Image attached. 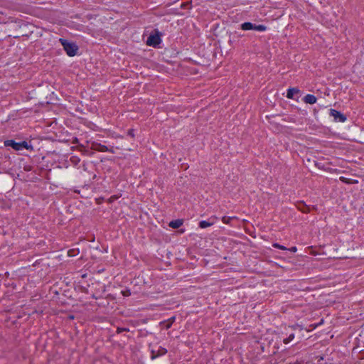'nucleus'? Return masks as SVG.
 <instances>
[{"instance_id": "39448f33", "label": "nucleus", "mask_w": 364, "mask_h": 364, "mask_svg": "<svg viewBox=\"0 0 364 364\" xmlns=\"http://www.w3.org/2000/svg\"><path fill=\"white\" fill-rule=\"evenodd\" d=\"M329 111H330V116L333 117L336 122H344L346 121V119H347L346 117L343 114H342L341 112L337 111L333 109H331Z\"/></svg>"}, {"instance_id": "5701e85b", "label": "nucleus", "mask_w": 364, "mask_h": 364, "mask_svg": "<svg viewBox=\"0 0 364 364\" xmlns=\"http://www.w3.org/2000/svg\"><path fill=\"white\" fill-rule=\"evenodd\" d=\"M289 250H290L291 252H295L297 250V249H296V247H291L289 249Z\"/></svg>"}, {"instance_id": "7ed1b4c3", "label": "nucleus", "mask_w": 364, "mask_h": 364, "mask_svg": "<svg viewBox=\"0 0 364 364\" xmlns=\"http://www.w3.org/2000/svg\"><path fill=\"white\" fill-rule=\"evenodd\" d=\"M240 28L243 31L255 30L260 32L265 31L267 28L264 25H256L251 22H245L240 25Z\"/></svg>"}, {"instance_id": "6ab92c4d", "label": "nucleus", "mask_w": 364, "mask_h": 364, "mask_svg": "<svg viewBox=\"0 0 364 364\" xmlns=\"http://www.w3.org/2000/svg\"><path fill=\"white\" fill-rule=\"evenodd\" d=\"M71 161L76 164L80 161V159L77 156H73L71 158Z\"/></svg>"}, {"instance_id": "f8f14e48", "label": "nucleus", "mask_w": 364, "mask_h": 364, "mask_svg": "<svg viewBox=\"0 0 364 364\" xmlns=\"http://www.w3.org/2000/svg\"><path fill=\"white\" fill-rule=\"evenodd\" d=\"M294 338H295V335H294V333H290L287 338H284V339L283 340V343H284V344H288V343H290L291 341H293V339H294Z\"/></svg>"}, {"instance_id": "6e6552de", "label": "nucleus", "mask_w": 364, "mask_h": 364, "mask_svg": "<svg viewBox=\"0 0 364 364\" xmlns=\"http://www.w3.org/2000/svg\"><path fill=\"white\" fill-rule=\"evenodd\" d=\"M300 90L296 87H290L287 90V97L291 100H295L294 95L299 94Z\"/></svg>"}, {"instance_id": "20e7f679", "label": "nucleus", "mask_w": 364, "mask_h": 364, "mask_svg": "<svg viewBox=\"0 0 364 364\" xmlns=\"http://www.w3.org/2000/svg\"><path fill=\"white\" fill-rule=\"evenodd\" d=\"M161 43V33L158 31H156L154 33L150 34L146 40V44L154 48H157Z\"/></svg>"}, {"instance_id": "dca6fc26", "label": "nucleus", "mask_w": 364, "mask_h": 364, "mask_svg": "<svg viewBox=\"0 0 364 364\" xmlns=\"http://www.w3.org/2000/svg\"><path fill=\"white\" fill-rule=\"evenodd\" d=\"M122 294L124 296H129L131 295V291L129 289H126L122 291Z\"/></svg>"}, {"instance_id": "9d476101", "label": "nucleus", "mask_w": 364, "mask_h": 364, "mask_svg": "<svg viewBox=\"0 0 364 364\" xmlns=\"http://www.w3.org/2000/svg\"><path fill=\"white\" fill-rule=\"evenodd\" d=\"M297 209L302 213H307L310 211V208L303 201L296 204Z\"/></svg>"}, {"instance_id": "423d86ee", "label": "nucleus", "mask_w": 364, "mask_h": 364, "mask_svg": "<svg viewBox=\"0 0 364 364\" xmlns=\"http://www.w3.org/2000/svg\"><path fill=\"white\" fill-rule=\"evenodd\" d=\"M167 353V350L161 346H159L157 349L152 348L151 350V358L154 360L158 357L165 355Z\"/></svg>"}, {"instance_id": "f03ea898", "label": "nucleus", "mask_w": 364, "mask_h": 364, "mask_svg": "<svg viewBox=\"0 0 364 364\" xmlns=\"http://www.w3.org/2000/svg\"><path fill=\"white\" fill-rule=\"evenodd\" d=\"M6 146H11L16 151H21L23 149H32V146L26 141L16 142L14 140H6L4 141Z\"/></svg>"}, {"instance_id": "9b49d317", "label": "nucleus", "mask_w": 364, "mask_h": 364, "mask_svg": "<svg viewBox=\"0 0 364 364\" xmlns=\"http://www.w3.org/2000/svg\"><path fill=\"white\" fill-rule=\"evenodd\" d=\"M183 220L176 219V220H171L169 223L168 225H169V227H171L173 229H177V228H180L183 225Z\"/></svg>"}, {"instance_id": "0eeeda50", "label": "nucleus", "mask_w": 364, "mask_h": 364, "mask_svg": "<svg viewBox=\"0 0 364 364\" xmlns=\"http://www.w3.org/2000/svg\"><path fill=\"white\" fill-rule=\"evenodd\" d=\"M215 222V218H210L208 220H201L199 222L198 226L202 229L212 226Z\"/></svg>"}, {"instance_id": "4be33fe9", "label": "nucleus", "mask_w": 364, "mask_h": 364, "mask_svg": "<svg viewBox=\"0 0 364 364\" xmlns=\"http://www.w3.org/2000/svg\"><path fill=\"white\" fill-rule=\"evenodd\" d=\"M175 320V317H171L169 321H171V323L167 326V328H170L171 323L174 321Z\"/></svg>"}, {"instance_id": "aec40b11", "label": "nucleus", "mask_w": 364, "mask_h": 364, "mask_svg": "<svg viewBox=\"0 0 364 364\" xmlns=\"http://www.w3.org/2000/svg\"><path fill=\"white\" fill-rule=\"evenodd\" d=\"M287 364H304V361L303 360H296L294 362H289Z\"/></svg>"}, {"instance_id": "4468645a", "label": "nucleus", "mask_w": 364, "mask_h": 364, "mask_svg": "<svg viewBox=\"0 0 364 364\" xmlns=\"http://www.w3.org/2000/svg\"><path fill=\"white\" fill-rule=\"evenodd\" d=\"M340 181L346 183V184H350V183H353L352 182V179L350 178H347L346 177H343V176H341L340 177Z\"/></svg>"}, {"instance_id": "412c9836", "label": "nucleus", "mask_w": 364, "mask_h": 364, "mask_svg": "<svg viewBox=\"0 0 364 364\" xmlns=\"http://www.w3.org/2000/svg\"><path fill=\"white\" fill-rule=\"evenodd\" d=\"M127 134L129 136H130L131 137H134V129H129L127 132Z\"/></svg>"}, {"instance_id": "b1692460", "label": "nucleus", "mask_w": 364, "mask_h": 364, "mask_svg": "<svg viewBox=\"0 0 364 364\" xmlns=\"http://www.w3.org/2000/svg\"><path fill=\"white\" fill-rule=\"evenodd\" d=\"M291 328H292L293 329H295V326H291Z\"/></svg>"}, {"instance_id": "2eb2a0df", "label": "nucleus", "mask_w": 364, "mask_h": 364, "mask_svg": "<svg viewBox=\"0 0 364 364\" xmlns=\"http://www.w3.org/2000/svg\"><path fill=\"white\" fill-rule=\"evenodd\" d=\"M272 246L275 248H277V249H279V250H287V247L282 245H279V243H274L272 245Z\"/></svg>"}, {"instance_id": "a211bd4d", "label": "nucleus", "mask_w": 364, "mask_h": 364, "mask_svg": "<svg viewBox=\"0 0 364 364\" xmlns=\"http://www.w3.org/2000/svg\"><path fill=\"white\" fill-rule=\"evenodd\" d=\"M100 148L98 149L100 151H107L108 150V148L105 145H100Z\"/></svg>"}, {"instance_id": "f3484780", "label": "nucleus", "mask_w": 364, "mask_h": 364, "mask_svg": "<svg viewBox=\"0 0 364 364\" xmlns=\"http://www.w3.org/2000/svg\"><path fill=\"white\" fill-rule=\"evenodd\" d=\"M129 331V328H121V327H118V328H117V333H122V332H127V331Z\"/></svg>"}, {"instance_id": "f257e3e1", "label": "nucleus", "mask_w": 364, "mask_h": 364, "mask_svg": "<svg viewBox=\"0 0 364 364\" xmlns=\"http://www.w3.org/2000/svg\"><path fill=\"white\" fill-rule=\"evenodd\" d=\"M59 41L68 56L73 57L77 54L78 47L75 43L69 42L68 40L64 38H60Z\"/></svg>"}, {"instance_id": "1a4fd4ad", "label": "nucleus", "mask_w": 364, "mask_h": 364, "mask_svg": "<svg viewBox=\"0 0 364 364\" xmlns=\"http://www.w3.org/2000/svg\"><path fill=\"white\" fill-rule=\"evenodd\" d=\"M303 101L306 104L314 105L316 102L317 98L314 95L307 94L303 98Z\"/></svg>"}, {"instance_id": "ddd939ff", "label": "nucleus", "mask_w": 364, "mask_h": 364, "mask_svg": "<svg viewBox=\"0 0 364 364\" xmlns=\"http://www.w3.org/2000/svg\"><path fill=\"white\" fill-rule=\"evenodd\" d=\"M232 219L233 218L232 217L223 216L222 218V222L225 224H230Z\"/></svg>"}]
</instances>
